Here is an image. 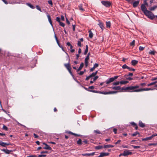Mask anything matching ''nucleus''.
Listing matches in <instances>:
<instances>
[{
  "label": "nucleus",
  "mask_w": 157,
  "mask_h": 157,
  "mask_svg": "<svg viewBox=\"0 0 157 157\" xmlns=\"http://www.w3.org/2000/svg\"><path fill=\"white\" fill-rule=\"evenodd\" d=\"M118 76H115L114 77H113V78L114 79V80H115V79H117L118 77Z\"/></svg>",
  "instance_id": "69168bd1"
},
{
  "label": "nucleus",
  "mask_w": 157,
  "mask_h": 157,
  "mask_svg": "<svg viewBox=\"0 0 157 157\" xmlns=\"http://www.w3.org/2000/svg\"><path fill=\"white\" fill-rule=\"evenodd\" d=\"M94 132H96L98 134H100L101 133L100 131L98 130H94Z\"/></svg>",
  "instance_id": "6e6d98bb"
},
{
  "label": "nucleus",
  "mask_w": 157,
  "mask_h": 157,
  "mask_svg": "<svg viewBox=\"0 0 157 157\" xmlns=\"http://www.w3.org/2000/svg\"><path fill=\"white\" fill-rule=\"evenodd\" d=\"M128 82L127 81H120V84H125Z\"/></svg>",
  "instance_id": "4be33fe9"
},
{
  "label": "nucleus",
  "mask_w": 157,
  "mask_h": 157,
  "mask_svg": "<svg viewBox=\"0 0 157 157\" xmlns=\"http://www.w3.org/2000/svg\"><path fill=\"white\" fill-rule=\"evenodd\" d=\"M117 91H109L108 92V94H113L117 93Z\"/></svg>",
  "instance_id": "cd10ccee"
},
{
  "label": "nucleus",
  "mask_w": 157,
  "mask_h": 157,
  "mask_svg": "<svg viewBox=\"0 0 157 157\" xmlns=\"http://www.w3.org/2000/svg\"><path fill=\"white\" fill-rule=\"evenodd\" d=\"M129 86L126 87H123L122 88H121V89L122 90H124L126 91L129 92Z\"/></svg>",
  "instance_id": "dca6fc26"
},
{
  "label": "nucleus",
  "mask_w": 157,
  "mask_h": 157,
  "mask_svg": "<svg viewBox=\"0 0 157 157\" xmlns=\"http://www.w3.org/2000/svg\"><path fill=\"white\" fill-rule=\"evenodd\" d=\"M109 153L105 152H101L100 153V155L98 156V157H103L105 156L108 155Z\"/></svg>",
  "instance_id": "0eeeda50"
},
{
  "label": "nucleus",
  "mask_w": 157,
  "mask_h": 157,
  "mask_svg": "<svg viewBox=\"0 0 157 157\" xmlns=\"http://www.w3.org/2000/svg\"><path fill=\"white\" fill-rule=\"evenodd\" d=\"M98 21L99 23L98 25L100 27L101 29L103 30L104 28L103 23L100 21Z\"/></svg>",
  "instance_id": "1a4fd4ad"
},
{
  "label": "nucleus",
  "mask_w": 157,
  "mask_h": 157,
  "mask_svg": "<svg viewBox=\"0 0 157 157\" xmlns=\"http://www.w3.org/2000/svg\"><path fill=\"white\" fill-rule=\"evenodd\" d=\"M144 48H145V47H143L141 46H140L139 47V49L140 51H141L143 50L144 49Z\"/></svg>",
  "instance_id": "79ce46f5"
},
{
  "label": "nucleus",
  "mask_w": 157,
  "mask_h": 157,
  "mask_svg": "<svg viewBox=\"0 0 157 157\" xmlns=\"http://www.w3.org/2000/svg\"><path fill=\"white\" fill-rule=\"evenodd\" d=\"M72 26H73V31H74L75 30V25H73Z\"/></svg>",
  "instance_id": "680f3d73"
},
{
  "label": "nucleus",
  "mask_w": 157,
  "mask_h": 157,
  "mask_svg": "<svg viewBox=\"0 0 157 157\" xmlns=\"http://www.w3.org/2000/svg\"><path fill=\"white\" fill-rule=\"evenodd\" d=\"M117 129L116 128H114L113 129V131L114 132L115 134H117Z\"/></svg>",
  "instance_id": "e2e57ef3"
},
{
  "label": "nucleus",
  "mask_w": 157,
  "mask_h": 157,
  "mask_svg": "<svg viewBox=\"0 0 157 157\" xmlns=\"http://www.w3.org/2000/svg\"><path fill=\"white\" fill-rule=\"evenodd\" d=\"M151 139H152V138H151V136H150V137H147V138H146L143 139H142V140L143 141L147 140H151Z\"/></svg>",
  "instance_id": "473e14b6"
},
{
  "label": "nucleus",
  "mask_w": 157,
  "mask_h": 157,
  "mask_svg": "<svg viewBox=\"0 0 157 157\" xmlns=\"http://www.w3.org/2000/svg\"><path fill=\"white\" fill-rule=\"evenodd\" d=\"M89 37L90 38H92L93 35V34L91 30H89Z\"/></svg>",
  "instance_id": "b1692460"
},
{
  "label": "nucleus",
  "mask_w": 157,
  "mask_h": 157,
  "mask_svg": "<svg viewBox=\"0 0 157 157\" xmlns=\"http://www.w3.org/2000/svg\"><path fill=\"white\" fill-rule=\"evenodd\" d=\"M10 144L7 143L0 141V145L3 147H6V146L9 145Z\"/></svg>",
  "instance_id": "6e6552de"
},
{
  "label": "nucleus",
  "mask_w": 157,
  "mask_h": 157,
  "mask_svg": "<svg viewBox=\"0 0 157 157\" xmlns=\"http://www.w3.org/2000/svg\"><path fill=\"white\" fill-rule=\"evenodd\" d=\"M81 43L80 41H78V45L79 46H81Z\"/></svg>",
  "instance_id": "bf43d9fd"
},
{
  "label": "nucleus",
  "mask_w": 157,
  "mask_h": 157,
  "mask_svg": "<svg viewBox=\"0 0 157 157\" xmlns=\"http://www.w3.org/2000/svg\"><path fill=\"white\" fill-rule=\"evenodd\" d=\"M147 6L144 4H142L140 6L141 9L144 15L147 17L151 19H153L155 18V16L151 12L147 10Z\"/></svg>",
  "instance_id": "f03ea898"
},
{
  "label": "nucleus",
  "mask_w": 157,
  "mask_h": 157,
  "mask_svg": "<svg viewBox=\"0 0 157 157\" xmlns=\"http://www.w3.org/2000/svg\"><path fill=\"white\" fill-rule=\"evenodd\" d=\"M65 66L69 72L71 74H72V72L71 71V67L69 63L65 64H64Z\"/></svg>",
  "instance_id": "39448f33"
},
{
  "label": "nucleus",
  "mask_w": 157,
  "mask_h": 157,
  "mask_svg": "<svg viewBox=\"0 0 157 157\" xmlns=\"http://www.w3.org/2000/svg\"><path fill=\"white\" fill-rule=\"evenodd\" d=\"M135 41L134 40H133L132 41V42L130 43V45L131 46H134L135 45Z\"/></svg>",
  "instance_id": "ea45409f"
},
{
  "label": "nucleus",
  "mask_w": 157,
  "mask_h": 157,
  "mask_svg": "<svg viewBox=\"0 0 157 157\" xmlns=\"http://www.w3.org/2000/svg\"><path fill=\"white\" fill-rule=\"evenodd\" d=\"M47 17H48V21L51 25H52V21L51 19V18L50 15L48 14L47 15Z\"/></svg>",
  "instance_id": "a211bd4d"
},
{
  "label": "nucleus",
  "mask_w": 157,
  "mask_h": 157,
  "mask_svg": "<svg viewBox=\"0 0 157 157\" xmlns=\"http://www.w3.org/2000/svg\"><path fill=\"white\" fill-rule=\"evenodd\" d=\"M112 88L113 90H121V87L119 86H114V87H112Z\"/></svg>",
  "instance_id": "412c9836"
},
{
  "label": "nucleus",
  "mask_w": 157,
  "mask_h": 157,
  "mask_svg": "<svg viewBox=\"0 0 157 157\" xmlns=\"http://www.w3.org/2000/svg\"><path fill=\"white\" fill-rule=\"evenodd\" d=\"M146 85V83H141L140 84V86H144Z\"/></svg>",
  "instance_id": "a19ab883"
},
{
  "label": "nucleus",
  "mask_w": 157,
  "mask_h": 157,
  "mask_svg": "<svg viewBox=\"0 0 157 157\" xmlns=\"http://www.w3.org/2000/svg\"><path fill=\"white\" fill-rule=\"evenodd\" d=\"M3 129L6 130H7L8 129V128H7V127L6 126H5V125H3Z\"/></svg>",
  "instance_id": "8fccbe9b"
},
{
  "label": "nucleus",
  "mask_w": 157,
  "mask_h": 157,
  "mask_svg": "<svg viewBox=\"0 0 157 157\" xmlns=\"http://www.w3.org/2000/svg\"><path fill=\"white\" fill-rule=\"evenodd\" d=\"M48 3L49 4H50V5H52V1L51 0H49V1H48Z\"/></svg>",
  "instance_id": "0e129e2a"
},
{
  "label": "nucleus",
  "mask_w": 157,
  "mask_h": 157,
  "mask_svg": "<svg viewBox=\"0 0 157 157\" xmlns=\"http://www.w3.org/2000/svg\"><path fill=\"white\" fill-rule=\"evenodd\" d=\"M59 23V25L60 26H61L63 27H64V26L65 24L64 23L60 22Z\"/></svg>",
  "instance_id": "a18cd8bd"
},
{
  "label": "nucleus",
  "mask_w": 157,
  "mask_h": 157,
  "mask_svg": "<svg viewBox=\"0 0 157 157\" xmlns=\"http://www.w3.org/2000/svg\"><path fill=\"white\" fill-rule=\"evenodd\" d=\"M132 153L128 150L124 151L122 154V155L124 156H126L128 155H132Z\"/></svg>",
  "instance_id": "20e7f679"
},
{
  "label": "nucleus",
  "mask_w": 157,
  "mask_h": 157,
  "mask_svg": "<svg viewBox=\"0 0 157 157\" xmlns=\"http://www.w3.org/2000/svg\"><path fill=\"white\" fill-rule=\"evenodd\" d=\"M55 38H56V41H57V44H58V45H59V41H58V39H57V37L56 36V35H55Z\"/></svg>",
  "instance_id": "13d9d810"
},
{
  "label": "nucleus",
  "mask_w": 157,
  "mask_h": 157,
  "mask_svg": "<svg viewBox=\"0 0 157 157\" xmlns=\"http://www.w3.org/2000/svg\"><path fill=\"white\" fill-rule=\"evenodd\" d=\"M128 70L130 71H135V70L131 67H129V68L128 69Z\"/></svg>",
  "instance_id": "c03bdc74"
},
{
  "label": "nucleus",
  "mask_w": 157,
  "mask_h": 157,
  "mask_svg": "<svg viewBox=\"0 0 157 157\" xmlns=\"http://www.w3.org/2000/svg\"><path fill=\"white\" fill-rule=\"evenodd\" d=\"M98 78V76H96L93 78L94 81H96Z\"/></svg>",
  "instance_id": "de8ad7c7"
},
{
  "label": "nucleus",
  "mask_w": 157,
  "mask_h": 157,
  "mask_svg": "<svg viewBox=\"0 0 157 157\" xmlns=\"http://www.w3.org/2000/svg\"><path fill=\"white\" fill-rule=\"evenodd\" d=\"M120 82H119V81H117L116 82H114L113 83V85H115V86L118 85H119V84H120Z\"/></svg>",
  "instance_id": "2f4dec72"
},
{
  "label": "nucleus",
  "mask_w": 157,
  "mask_h": 157,
  "mask_svg": "<svg viewBox=\"0 0 157 157\" xmlns=\"http://www.w3.org/2000/svg\"><path fill=\"white\" fill-rule=\"evenodd\" d=\"M1 151H4L5 153L6 154H9L12 151L11 150H9L7 149H1Z\"/></svg>",
  "instance_id": "f8f14e48"
},
{
  "label": "nucleus",
  "mask_w": 157,
  "mask_h": 157,
  "mask_svg": "<svg viewBox=\"0 0 157 157\" xmlns=\"http://www.w3.org/2000/svg\"><path fill=\"white\" fill-rule=\"evenodd\" d=\"M90 78H91L90 76V75H89V76H87L86 77V80H88Z\"/></svg>",
  "instance_id": "338daca9"
},
{
  "label": "nucleus",
  "mask_w": 157,
  "mask_h": 157,
  "mask_svg": "<svg viewBox=\"0 0 157 157\" xmlns=\"http://www.w3.org/2000/svg\"><path fill=\"white\" fill-rule=\"evenodd\" d=\"M100 94H108V92H102L100 93Z\"/></svg>",
  "instance_id": "603ef678"
},
{
  "label": "nucleus",
  "mask_w": 157,
  "mask_h": 157,
  "mask_svg": "<svg viewBox=\"0 0 157 157\" xmlns=\"http://www.w3.org/2000/svg\"><path fill=\"white\" fill-rule=\"evenodd\" d=\"M139 126L142 128H143L145 126V125L141 121H139Z\"/></svg>",
  "instance_id": "aec40b11"
},
{
  "label": "nucleus",
  "mask_w": 157,
  "mask_h": 157,
  "mask_svg": "<svg viewBox=\"0 0 157 157\" xmlns=\"http://www.w3.org/2000/svg\"><path fill=\"white\" fill-rule=\"evenodd\" d=\"M138 63V61L136 60H133L131 61V64L133 66H135Z\"/></svg>",
  "instance_id": "4468645a"
},
{
  "label": "nucleus",
  "mask_w": 157,
  "mask_h": 157,
  "mask_svg": "<svg viewBox=\"0 0 157 157\" xmlns=\"http://www.w3.org/2000/svg\"><path fill=\"white\" fill-rule=\"evenodd\" d=\"M89 59V57L87 56L85 59V63L86 67L88 65V61Z\"/></svg>",
  "instance_id": "9d476101"
},
{
  "label": "nucleus",
  "mask_w": 157,
  "mask_h": 157,
  "mask_svg": "<svg viewBox=\"0 0 157 157\" xmlns=\"http://www.w3.org/2000/svg\"><path fill=\"white\" fill-rule=\"evenodd\" d=\"M157 8V6H153L151 7L149 9L150 11H154L156 8Z\"/></svg>",
  "instance_id": "2eb2a0df"
},
{
  "label": "nucleus",
  "mask_w": 157,
  "mask_h": 157,
  "mask_svg": "<svg viewBox=\"0 0 157 157\" xmlns=\"http://www.w3.org/2000/svg\"><path fill=\"white\" fill-rule=\"evenodd\" d=\"M156 53V52L154 50L151 51L149 52V54L150 55H154Z\"/></svg>",
  "instance_id": "c85d7f7f"
},
{
  "label": "nucleus",
  "mask_w": 157,
  "mask_h": 157,
  "mask_svg": "<svg viewBox=\"0 0 157 157\" xmlns=\"http://www.w3.org/2000/svg\"><path fill=\"white\" fill-rule=\"evenodd\" d=\"M85 71H86V70H85L84 71H81L79 73H78V74L80 75H82L84 74V72H85Z\"/></svg>",
  "instance_id": "4c0bfd02"
},
{
  "label": "nucleus",
  "mask_w": 157,
  "mask_h": 157,
  "mask_svg": "<svg viewBox=\"0 0 157 157\" xmlns=\"http://www.w3.org/2000/svg\"><path fill=\"white\" fill-rule=\"evenodd\" d=\"M27 5L32 9H33L35 8L34 7L33 5L31 4L27 3Z\"/></svg>",
  "instance_id": "f704fd0d"
},
{
  "label": "nucleus",
  "mask_w": 157,
  "mask_h": 157,
  "mask_svg": "<svg viewBox=\"0 0 157 157\" xmlns=\"http://www.w3.org/2000/svg\"><path fill=\"white\" fill-rule=\"evenodd\" d=\"M131 124L133 126H136V124L133 122H131Z\"/></svg>",
  "instance_id": "774afa93"
},
{
  "label": "nucleus",
  "mask_w": 157,
  "mask_h": 157,
  "mask_svg": "<svg viewBox=\"0 0 157 157\" xmlns=\"http://www.w3.org/2000/svg\"><path fill=\"white\" fill-rule=\"evenodd\" d=\"M157 136V133H155V134H153L151 136V138L152 139V138L154 137V136Z\"/></svg>",
  "instance_id": "5fc2aeb1"
},
{
  "label": "nucleus",
  "mask_w": 157,
  "mask_h": 157,
  "mask_svg": "<svg viewBox=\"0 0 157 157\" xmlns=\"http://www.w3.org/2000/svg\"><path fill=\"white\" fill-rule=\"evenodd\" d=\"M79 9L81 11H84V9L82 8V4H80L78 6Z\"/></svg>",
  "instance_id": "bb28decb"
},
{
  "label": "nucleus",
  "mask_w": 157,
  "mask_h": 157,
  "mask_svg": "<svg viewBox=\"0 0 157 157\" xmlns=\"http://www.w3.org/2000/svg\"><path fill=\"white\" fill-rule=\"evenodd\" d=\"M114 147V146L108 144L104 146V147L105 148H109L110 147Z\"/></svg>",
  "instance_id": "6ab92c4d"
},
{
  "label": "nucleus",
  "mask_w": 157,
  "mask_h": 157,
  "mask_svg": "<svg viewBox=\"0 0 157 157\" xmlns=\"http://www.w3.org/2000/svg\"><path fill=\"white\" fill-rule=\"evenodd\" d=\"M90 75V76L91 77H92L95 76L96 75L94 73H94H93L91 74Z\"/></svg>",
  "instance_id": "3c124183"
},
{
  "label": "nucleus",
  "mask_w": 157,
  "mask_h": 157,
  "mask_svg": "<svg viewBox=\"0 0 157 157\" xmlns=\"http://www.w3.org/2000/svg\"><path fill=\"white\" fill-rule=\"evenodd\" d=\"M86 49H85V51L84 52V54L85 55L88 52V45H86Z\"/></svg>",
  "instance_id": "a878e982"
},
{
  "label": "nucleus",
  "mask_w": 157,
  "mask_h": 157,
  "mask_svg": "<svg viewBox=\"0 0 157 157\" xmlns=\"http://www.w3.org/2000/svg\"><path fill=\"white\" fill-rule=\"evenodd\" d=\"M114 81V79L112 77L110 78L108 80H107L106 82V84H108L111 82H113Z\"/></svg>",
  "instance_id": "ddd939ff"
},
{
  "label": "nucleus",
  "mask_w": 157,
  "mask_h": 157,
  "mask_svg": "<svg viewBox=\"0 0 157 157\" xmlns=\"http://www.w3.org/2000/svg\"><path fill=\"white\" fill-rule=\"evenodd\" d=\"M138 134H139V133L138 132H136L135 133H133V134H132V136H135L137 135Z\"/></svg>",
  "instance_id": "49530a36"
},
{
  "label": "nucleus",
  "mask_w": 157,
  "mask_h": 157,
  "mask_svg": "<svg viewBox=\"0 0 157 157\" xmlns=\"http://www.w3.org/2000/svg\"><path fill=\"white\" fill-rule=\"evenodd\" d=\"M95 154V152H92L91 153H86L82 154V155L83 156H93Z\"/></svg>",
  "instance_id": "9b49d317"
},
{
  "label": "nucleus",
  "mask_w": 157,
  "mask_h": 157,
  "mask_svg": "<svg viewBox=\"0 0 157 157\" xmlns=\"http://www.w3.org/2000/svg\"><path fill=\"white\" fill-rule=\"evenodd\" d=\"M84 66V64L83 63H81L80 65V66L78 68L77 70V71L78 72V71L81 70Z\"/></svg>",
  "instance_id": "f3484780"
},
{
  "label": "nucleus",
  "mask_w": 157,
  "mask_h": 157,
  "mask_svg": "<svg viewBox=\"0 0 157 157\" xmlns=\"http://www.w3.org/2000/svg\"><path fill=\"white\" fill-rule=\"evenodd\" d=\"M129 67L126 64H124L122 66V68L123 69H128Z\"/></svg>",
  "instance_id": "72a5a7b5"
},
{
  "label": "nucleus",
  "mask_w": 157,
  "mask_h": 157,
  "mask_svg": "<svg viewBox=\"0 0 157 157\" xmlns=\"http://www.w3.org/2000/svg\"><path fill=\"white\" fill-rule=\"evenodd\" d=\"M36 8L38 10H39V11H40V12H41V9H40V7H39V6L38 5H36Z\"/></svg>",
  "instance_id": "37998d69"
},
{
  "label": "nucleus",
  "mask_w": 157,
  "mask_h": 157,
  "mask_svg": "<svg viewBox=\"0 0 157 157\" xmlns=\"http://www.w3.org/2000/svg\"><path fill=\"white\" fill-rule=\"evenodd\" d=\"M132 146L133 147V148L135 149L138 148L140 147V146H135L133 145H132Z\"/></svg>",
  "instance_id": "58836bf2"
},
{
  "label": "nucleus",
  "mask_w": 157,
  "mask_h": 157,
  "mask_svg": "<svg viewBox=\"0 0 157 157\" xmlns=\"http://www.w3.org/2000/svg\"><path fill=\"white\" fill-rule=\"evenodd\" d=\"M103 148V146H98L95 147V148L96 150H98L99 149H101Z\"/></svg>",
  "instance_id": "7c9ffc66"
},
{
  "label": "nucleus",
  "mask_w": 157,
  "mask_h": 157,
  "mask_svg": "<svg viewBox=\"0 0 157 157\" xmlns=\"http://www.w3.org/2000/svg\"><path fill=\"white\" fill-rule=\"evenodd\" d=\"M157 80V77L153 78L151 79V81H154Z\"/></svg>",
  "instance_id": "052dcab7"
},
{
  "label": "nucleus",
  "mask_w": 157,
  "mask_h": 157,
  "mask_svg": "<svg viewBox=\"0 0 157 157\" xmlns=\"http://www.w3.org/2000/svg\"><path fill=\"white\" fill-rule=\"evenodd\" d=\"M111 26V23L110 21H107L106 22V26L107 28H109Z\"/></svg>",
  "instance_id": "5701e85b"
},
{
  "label": "nucleus",
  "mask_w": 157,
  "mask_h": 157,
  "mask_svg": "<svg viewBox=\"0 0 157 157\" xmlns=\"http://www.w3.org/2000/svg\"><path fill=\"white\" fill-rule=\"evenodd\" d=\"M77 143L78 144L81 145L82 144V140L81 139H79L77 142Z\"/></svg>",
  "instance_id": "c9c22d12"
},
{
  "label": "nucleus",
  "mask_w": 157,
  "mask_h": 157,
  "mask_svg": "<svg viewBox=\"0 0 157 157\" xmlns=\"http://www.w3.org/2000/svg\"><path fill=\"white\" fill-rule=\"evenodd\" d=\"M55 38H56V41H57V44H58V45H59V41H58V39H57V37L56 36V35H55Z\"/></svg>",
  "instance_id": "4d7b16f0"
},
{
  "label": "nucleus",
  "mask_w": 157,
  "mask_h": 157,
  "mask_svg": "<svg viewBox=\"0 0 157 157\" xmlns=\"http://www.w3.org/2000/svg\"><path fill=\"white\" fill-rule=\"evenodd\" d=\"M129 92H139L143 91L152 90L153 89L151 88H143L140 87V86L136 85L134 86H129Z\"/></svg>",
  "instance_id": "f257e3e1"
},
{
  "label": "nucleus",
  "mask_w": 157,
  "mask_h": 157,
  "mask_svg": "<svg viewBox=\"0 0 157 157\" xmlns=\"http://www.w3.org/2000/svg\"><path fill=\"white\" fill-rule=\"evenodd\" d=\"M101 3L106 7H109L111 5V3L108 1H102L101 2Z\"/></svg>",
  "instance_id": "7ed1b4c3"
},
{
  "label": "nucleus",
  "mask_w": 157,
  "mask_h": 157,
  "mask_svg": "<svg viewBox=\"0 0 157 157\" xmlns=\"http://www.w3.org/2000/svg\"><path fill=\"white\" fill-rule=\"evenodd\" d=\"M140 3V1H133L132 3L133 6L134 7H136Z\"/></svg>",
  "instance_id": "423d86ee"
},
{
  "label": "nucleus",
  "mask_w": 157,
  "mask_h": 157,
  "mask_svg": "<svg viewBox=\"0 0 157 157\" xmlns=\"http://www.w3.org/2000/svg\"><path fill=\"white\" fill-rule=\"evenodd\" d=\"M142 4H144L145 5H147V6H148V4L147 2V0H144V3Z\"/></svg>",
  "instance_id": "e433bc0d"
},
{
  "label": "nucleus",
  "mask_w": 157,
  "mask_h": 157,
  "mask_svg": "<svg viewBox=\"0 0 157 157\" xmlns=\"http://www.w3.org/2000/svg\"><path fill=\"white\" fill-rule=\"evenodd\" d=\"M45 147H44V149H45L51 150V148L49 146L47 145V144H45Z\"/></svg>",
  "instance_id": "393cba45"
},
{
  "label": "nucleus",
  "mask_w": 157,
  "mask_h": 157,
  "mask_svg": "<svg viewBox=\"0 0 157 157\" xmlns=\"http://www.w3.org/2000/svg\"><path fill=\"white\" fill-rule=\"evenodd\" d=\"M98 63H95L94 65V68H96L97 67H98Z\"/></svg>",
  "instance_id": "09e8293b"
},
{
  "label": "nucleus",
  "mask_w": 157,
  "mask_h": 157,
  "mask_svg": "<svg viewBox=\"0 0 157 157\" xmlns=\"http://www.w3.org/2000/svg\"><path fill=\"white\" fill-rule=\"evenodd\" d=\"M56 21H58V22H59V23L60 22V18L59 17H57L56 18Z\"/></svg>",
  "instance_id": "864d4df0"
},
{
  "label": "nucleus",
  "mask_w": 157,
  "mask_h": 157,
  "mask_svg": "<svg viewBox=\"0 0 157 157\" xmlns=\"http://www.w3.org/2000/svg\"><path fill=\"white\" fill-rule=\"evenodd\" d=\"M156 83H157V81H155L154 82H151L149 84H148L147 85V86H151L155 84Z\"/></svg>",
  "instance_id": "c756f323"
}]
</instances>
